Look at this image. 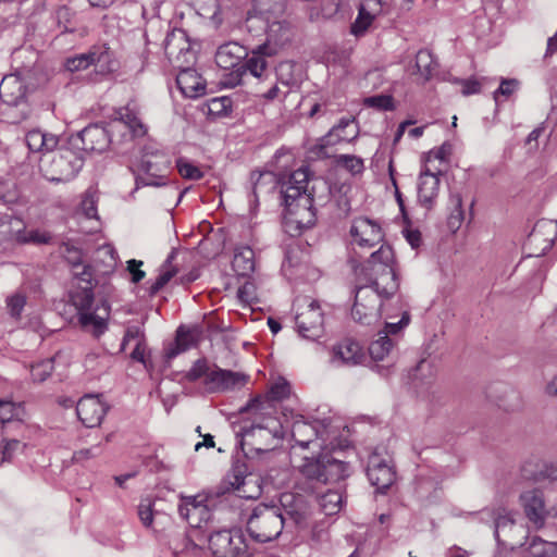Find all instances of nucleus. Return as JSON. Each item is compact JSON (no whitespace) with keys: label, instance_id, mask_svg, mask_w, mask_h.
<instances>
[{"label":"nucleus","instance_id":"5701e85b","mask_svg":"<svg viewBox=\"0 0 557 557\" xmlns=\"http://www.w3.org/2000/svg\"><path fill=\"white\" fill-rule=\"evenodd\" d=\"M246 381V375L239 372L215 367V369L211 370L208 374V381H206V383L209 384L212 389L226 391L237 385H244Z\"/></svg>","mask_w":557,"mask_h":557},{"label":"nucleus","instance_id":"0eeeda50","mask_svg":"<svg viewBox=\"0 0 557 557\" xmlns=\"http://www.w3.org/2000/svg\"><path fill=\"white\" fill-rule=\"evenodd\" d=\"M308 181L307 169L300 168L281 182V194L286 210L289 215H295L294 221L299 224H313L314 222L313 195L307 190Z\"/></svg>","mask_w":557,"mask_h":557},{"label":"nucleus","instance_id":"13d9d810","mask_svg":"<svg viewBox=\"0 0 557 557\" xmlns=\"http://www.w3.org/2000/svg\"><path fill=\"white\" fill-rule=\"evenodd\" d=\"M518 87V81L516 79H503L499 87L494 91V99L496 102L499 101V97H509L515 92Z\"/></svg>","mask_w":557,"mask_h":557},{"label":"nucleus","instance_id":"c9c22d12","mask_svg":"<svg viewBox=\"0 0 557 557\" xmlns=\"http://www.w3.org/2000/svg\"><path fill=\"white\" fill-rule=\"evenodd\" d=\"M55 18L59 26L63 27L64 32L75 30L79 23V16L72 4L59 7L55 11Z\"/></svg>","mask_w":557,"mask_h":557},{"label":"nucleus","instance_id":"6e6552de","mask_svg":"<svg viewBox=\"0 0 557 557\" xmlns=\"http://www.w3.org/2000/svg\"><path fill=\"white\" fill-rule=\"evenodd\" d=\"M36 61L29 48H18L12 53L14 73L5 75L0 83V98L9 106H18L26 96L24 79Z\"/></svg>","mask_w":557,"mask_h":557},{"label":"nucleus","instance_id":"4468645a","mask_svg":"<svg viewBox=\"0 0 557 557\" xmlns=\"http://www.w3.org/2000/svg\"><path fill=\"white\" fill-rule=\"evenodd\" d=\"M367 476L377 492H385L396 480L392 458L387 454L373 451L368 458Z\"/></svg>","mask_w":557,"mask_h":557},{"label":"nucleus","instance_id":"473e14b6","mask_svg":"<svg viewBox=\"0 0 557 557\" xmlns=\"http://www.w3.org/2000/svg\"><path fill=\"white\" fill-rule=\"evenodd\" d=\"M437 66L438 64L430 50L421 49L417 52L414 60V74L420 75L424 82L432 78Z\"/></svg>","mask_w":557,"mask_h":557},{"label":"nucleus","instance_id":"f3484780","mask_svg":"<svg viewBox=\"0 0 557 557\" xmlns=\"http://www.w3.org/2000/svg\"><path fill=\"white\" fill-rule=\"evenodd\" d=\"M108 409V405L99 395H85L76 404L77 417L87 428L98 426Z\"/></svg>","mask_w":557,"mask_h":557},{"label":"nucleus","instance_id":"7c9ffc66","mask_svg":"<svg viewBox=\"0 0 557 557\" xmlns=\"http://www.w3.org/2000/svg\"><path fill=\"white\" fill-rule=\"evenodd\" d=\"M324 484L344 480L349 475V465L324 454Z\"/></svg>","mask_w":557,"mask_h":557},{"label":"nucleus","instance_id":"de8ad7c7","mask_svg":"<svg viewBox=\"0 0 557 557\" xmlns=\"http://www.w3.org/2000/svg\"><path fill=\"white\" fill-rule=\"evenodd\" d=\"M176 168L181 176L186 180L197 181L203 176L202 171L198 166L183 158L177 160Z\"/></svg>","mask_w":557,"mask_h":557},{"label":"nucleus","instance_id":"6ab92c4d","mask_svg":"<svg viewBox=\"0 0 557 557\" xmlns=\"http://www.w3.org/2000/svg\"><path fill=\"white\" fill-rule=\"evenodd\" d=\"M178 512L193 528H201L202 522H208L211 518L209 508L195 496L183 497Z\"/></svg>","mask_w":557,"mask_h":557},{"label":"nucleus","instance_id":"4c0bfd02","mask_svg":"<svg viewBox=\"0 0 557 557\" xmlns=\"http://www.w3.org/2000/svg\"><path fill=\"white\" fill-rule=\"evenodd\" d=\"M173 258L174 253H171L161 267L158 277L149 287L150 296H154L157 293H159V290H161L176 274V270L171 267V261Z\"/></svg>","mask_w":557,"mask_h":557},{"label":"nucleus","instance_id":"3c124183","mask_svg":"<svg viewBox=\"0 0 557 557\" xmlns=\"http://www.w3.org/2000/svg\"><path fill=\"white\" fill-rule=\"evenodd\" d=\"M210 373L209 366L206 359H198L194 362L193 367L186 373V379L190 382L197 381L203 375Z\"/></svg>","mask_w":557,"mask_h":557},{"label":"nucleus","instance_id":"cd10ccee","mask_svg":"<svg viewBox=\"0 0 557 557\" xmlns=\"http://www.w3.org/2000/svg\"><path fill=\"white\" fill-rule=\"evenodd\" d=\"M233 270L239 276H248L255 271V252L249 246H238L234 250Z\"/></svg>","mask_w":557,"mask_h":557},{"label":"nucleus","instance_id":"a18cd8bd","mask_svg":"<svg viewBox=\"0 0 557 557\" xmlns=\"http://www.w3.org/2000/svg\"><path fill=\"white\" fill-rule=\"evenodd\" d=\"M289 394H290L289 383L285 379L280 377L276 382H274L271 385L269 393L267 395V398L269 400L280 401V400L287 398L289 396Z\"/></svg>","mask_w":557,"mask_h":557},{"label":"nucleus","instance_id":"c03bdc74","mask_svg":"<svg viewBox=\"0 0 557 557\" xmlns=\"http://www.w3.org/2000/svg\"><path fill=\"white\" fill-rule=\"evenodd\" d=\"M352 121L350 120H341L339 123L334 126L322 139L325 146L334 145L337 141L349 140L350 138L347 135H342L345 128L350 126Z\"/></svg>","mask_w":557,"mask_h":557},{"label":"nucleus","instance_id":"4be33fe9","mask_svg":"<svg viewBox=\"0 0 557 557\" xmlns=\"http://www.w3.org/2000/svg\"><path fill=\"white\" fill-rule=\"evenodd\" d=\"M440 190V178L428 168L421 172L418 185L419 202L428 210L432 209Z\"/></svg>","mask_w":557,"mask_h":557},{"label":"nucleus","instance_id":"f03ea898","mask_svg":"<svg viewBox=\"0 0 557 557\" xmlns=\"http://www.w3.org/2000/svg\"><path fill=\"white\" fill-rule=\"evenodd\" d=\"M146 134V127L137 115L128 108L119 112V117L107 126L90 124L74 136H71L69 145L82 152L106 151L109 146L132 140Z\"/></svg>","mask_w":557,"mask_h":557},{"label":"nucleus","instance_id":"39448f33","mask_svg":"<svg viewBox=\"0 0 557 557\" xmlns=\"http://www.w3.org/2000/svg\"><path fill=\"white\" fill-rule=\"evenodd\" d=\"M164 51L171 62L180 69L176 84L186 98H198L206 91V83L201 76L188 66L194 59L190 45L184 32H173L164 41Z\"/></svg>","mask_w":557,"mask_h":557},{"label":"nucleus","instance_id":"052dcab7","mask_svg":"<svg viewBox=\"0 0 557 557\" xmlns=\"http://www.w3.org/2000/svg\"><path fill=\"white\" fill-rule=\"evenodd\" d=\"M97 200L94 195L87 193L82 200V210L86 218L97 219Z\"/></svg>","mask_w":557,"mask_h":557},{"label":"nucleus","instance_id":"e433bc0d","mask_svg":"<svg viewBox=\"0 0 557 557\" xmlns=\"http://www.w3.org/2000/svg\"><path fill=\"white\" fill-rule=\"evenodd\" d=\"M374 18V13L368 10V7L359 5L358 15L350 26V33L356 37H362L372 25Z\"/></svg>","mask_w":557,"mask_h":557},{"label":"nucleus","instance_id":"a878e982","mask_svg":"<svg viewBox=\"0 0 557 557\" xmlns=\"http://www.w3.org/2000/svg\"><path fill=\"white\" fill-rule=\"evenodd\" d=\"M26 145L33 152H51L58 146L55 135L45 133L41 129H32L25 136Z\"/></svg>","mask_w":557,"mask_h":557},{"label":"nucleus","instance_id":"ddd939ff","mask_svg":"<svg viewBox=\"0 0 557 557\" xmlns=\"http://www.w3.org/2000/svg\"><path fill=\"white\" fill-rule=\"evenodd\" d=\"M298 310L295 320L299 335L310 341L320 338L324 333V318L319 302L305 299Z\"/></svg>","mask_w":557,"mask_h":557},{"label":"nucleus","instance_id":"72a5a7b5","mask_svg":"<svg viewBox=\"0 0 557 557\" xmlns=\"http://www.w3.org/2000/svg\"><path fill=\"white\" fill-rule=\"evenodd\" d=\"M396 345L394 337L377 333V338L369 346V354L373 360H384L393 351Z\"/></svg>","mask_w":557,"mask_h":557},{"label":"nucleus","instance_id":"7ed1b4c3","mask_svg":"<svg viewBox=\"0 0 557 557\" xmlns=\"http://www.w3.org/2000/svg\"><path fill=\"white\" fill-rule=\"evenodd\" d=\"M73 276L76 281V289L72 292L71 300L77 310L78 322L84 331L99 337L108 330L110 305L104 299L95 300L92 270L89 265L74 263Z\"/></svg>","mask_w":557,"mask_h":557},{"label":"nucleus","instance_id":"c756f323","mask_svg":"<svg viewBox=\"0 0 557 557\" xmlns=\"http://www.w3.org/2000/svg\"><path fill=\"white\" fill-rule=\"evenodd\" d=\"M290 431L295 443L302 448H307L309 444L318 436L317 426L305 421L302 417L293 422Z\"/></svg>","mask_w":557,"mask_h":557},{"label":"nucleus","instance_id":"9b49d317","mask_svg":"<svg viewBox=\"0 0 557 557\" xmlns=\"http://www.w3.org/2000/svg\"><path fill=\"white\" fill-rule=\"evenodd\" d=\"M209 548L213 557H249L248 545L238 530H220L209 539Z\"/></svg>","mask_w":557,"mask_h":557},{"label":"nucleus","instance_id":"69168bd1","mask_svg":"<svg viewBox=\"0 0 557 557\" xmlns=\"http://www.w3.org/2000/svg\"><path fill=\"white\" fill-rule=\"evenodd\" d=\"M100 453H101L100 446L99 445H95L92 447L75 451L73 458L76 461H82V460H85V459L94 458V457L98 456Z\"/></svg>","mask_w":557,"mask_h":557},{"label":"nucleus","instance_id":"f704fd0d","mask_svg":"<svg viewBox=\"0 0 557 557\" xmlns=\"http://www.w3.org/2000/svg\"><path fill=\"white\" fill-rule=\"evenodd\" d=\"M318 503L322 512L326 516L336 515L343 507V495L335 490H329L318 497Z\"/></svg>","mask_w":557,"mask_h":557},{"label":"nucleus","instance_id":"9d476101","mask_svg":"<svg viewBox=\"0 0 557 557\" xmlns=\"http://www.w3.org/2000/svg\"><path fill=\"white\" fill-rule=\"evenodd\" d=\"M41 159L40 170L50 182H67L76 176L84 164L83 153L72 146L61 147Z\"/></svg>","mask_w":557,"mask_h":557},{"label":"nucleus","instance_id":"2eb2a0df","mask_svg":"<svg viewBox=\"0 0 557 557\" xmlns=\"http://www.w3.org/2000/svg\"><path fill=\"white\" fill-rule=\"evenodd\" d=\"M523 512L535 530H541L545 525L548 516L557 519V508L547 510L543 493L539 490L527 491L520 496Z\"/></svg>","mask_w":557,"mask_h":557},{"label":"nucleus","instance_id":"338daca9","mask_svg":"<svg viewBox=\"0 0 557 557\" xmlns=\"http://www.w3.org/2000/svg\"><path fill=\"white\" fill-rule=\"evenodd\" d=\"M507 396L510 401L508 404H503L499 406L503 407L504 410H506V411H515V410L519 409L521 406V400H520L519 394L517 392L510 389L508 392Z\"/></svg>","mask_w":557,"mask_h":557},{"label":"nucleus","instance_id":"4d7b16f0","mask_svg":"<svg viewBox=\"0 0 557 557\" xmlns=\"http://www.w3.org/2000/svg\"><path fill=\"white\" fill-rule=\"evenodd\" d=\"M409 323V314L407 312L404 313L400 321L396 323H385L384 330L380 331L382 334H386V336L394 337L396 339L397 334L401 331L404 326Z\"/></svg>","mask_w":557,"mask_h":557},{"label":"nucleus","instance_id":"ea45409f","mask_svg":"<svg viewBox=\"0 0 557 557\" xmlns=\"http://www.w3.org/2000/svg\"><path fill=\"white\" fill-rule=\"evenodd\" d=\"M250 182L252 185V194L257 199L259 193L263 191L264 187H268L269 189L274 187L275 176L269 171H253L250 174Z\"/></svg>","mask_w":557,"mask_h":557},{"label":"nucleus","instance_id":"6e6d98bb","mask_svg":"<svg viewBox=\"0 0 557 557\" xmlns=\"http://www.w3.org/2000/svg\"><path fill=\"white\" fill-rule=\"evenodd\" d=\"M17 199V191L12 182H0V200L5 203H13Z\"/></svg>","mask_w":557,"mask_h":557},{"label":"nucleus","instance_id":"20e7f679","mask_svg":"<svg viewBox=\"0 0 557 557\" xmlns=\"http://www.w3.org/2000/svg\"><path fill=\"white\" fill-rule=\"evenodd\" d=\"M275 49L264 44L258 46L252 54L248 57L247 49L235 41L221 45L215 52V63L223 70H230V83L240 84L244 76L250 74L253 77L262 78L269 74L265 57L273 55Z\"/></svg>","mask_w":557,"mask_h":557},{"label":"nucleus","instance_id":"c85d7f7f","mask_svg":"<svg viewBox=\"0 0 557 557\" xmlns=\"http://www.w3.org/2000/svg\"><path fill=\"white\" fill-rule=\"evenodd\" d=\"M545 233L549 236L543 239L542 252L552 248L557 234V224L553 221H539L528 238L529 244H539Z\"/></svg>","mask_w":557,"mask_h":557},{"label":"nucleus","instance_id":"864d4df0","mask_svg":"<svg viewBox=\"0 0 557 557\" xmlns=\"http://www.w3.org/2000/svg\"><path fill=\"white\" fill-rule=\"evenodd\" d=\"M230 476V484L233 488L240 491V488L246 484L245 470L243 465H235L232 468Z\"/></svg>","mask_w":557,"mask_h":557},{"label":"nucleus","instance_id":"8fccbe9b","mask_svg":"<svg viewBox=\"0 0 557 557\" xmlns=\"http://www.w3.org/2000/svg\"><path fill=\"white\" fill-rule=\"evenodd\" d=\"M52 370L53 361L46 359L34 364L30 369V374L35 382H44L51 374Z\"/></svg>","mask_w":557,"mask_h":557},{"label":"nucleus","instance_id":"774afa93","mask_svg":"<svg viewBox=\"0 0 557 557\" xmlns=\"http://www.w3.org/2000/svg\"><path fill=\"white\" fill-rule=\"evenodd\" d=\"M4 240H13L11 238V228L8 215L0 218V243Z\"/></svg>","mask_w":557,"mask_h":557},{"label":"nucleus","instance_id":"bf43d9fd","mask_svg":"<svg viewBox=\"0 0 557 557\" xmlns=\"http://www.w3.org/2000/svg\"><path fill=\"white\" fill-rule=\"evenodd\" d=\"M238 299L244 304H251L256 300V286L251 282H246L237 290Z\"/></svg>","mask_w":557,"mask_h":557},{"label":"nucleus","instance_id":"680f3d73","mask_svg":"<svg viewBox=\"0 0 557 557\" xmlns=\"http://www.w3.org/2000/svg\"><path fill=\"white\" fill-rule=\"evenodd\" d=\"M367 103L381 110H392L394 108L393 98L384 95L370 97L367 99Z\"/></svg>","mask_w":557,"mask_h":557},{"label":"nucleus","instance_id":"1a4fd4ad","mask_svg":"<svg viewBox=\"0 0 557 557\" xmlns=\"http://www.w3.org/2000/svg\"><path fill=\"white\" fill-rule=\"evenodd\" d=\"M285 523L280 506L258 504L247 520V531L255 541L267 543L281 535Z\"/></svg>","mask_w":557,"mask_h":557},{"label":"nucleus","instance_id":"2f4dec72","mask_svg":"<svg viewBox=\"0 0 557 557\" xmlns=\"http://www.w3.org/2000/svg\"><path fill=\"white\" fill-rule=\"evenodd\" d=\"M324 454L318 457H306L299 466V472L310 481L324 483Z\"/></svg>","mask_w":557,"mask_h":557},{"label":"nucleus","instance_id":"aec40b11","mask_svg":"<svg viewBox=\"0 0 557 557\" xmlns=\"http://www.w3.org/2000/svg\"><path fill=\"white\" fill-rule=\"evenodd\" d=\"M201 331L197 327H186L181 325L176 330L175 343L171 345L166 351L165 357L171 360L182 352L196 347L201 339Z\"/></svg>","mask_w":557,"mask_h":557},{"label":"nucleus","instance_id":"b1692460","mask_svg":"<svg viewBox=\"0 0 557 557\" xmlns=\"http://www.w3.org/2000/svg\"><path fill=\"white\" fill-rule=\"evenodd\" d=\"M110 60L109 51L106 49L91 50L66 60V69L71 72L87 69L89 65H100L108 63Z\"/></svg>","mask_w":557,"mask_h":557},{"label":"nucleus","instance_id":"09e8293b","mask_svg":"<svg viewBox=\"0 0 557 557\" xmlns=\"http://www.w3.org/2000/svg\"><path fill=\"white\" fill-rule=\"evenodd\" d=\"M26 305V295L21 292H15L7 299V308L13 318H20Z\"/></svg>","mask_w":557,"mask_h":557},{"label":"nucleus","instance_id":"0e129e2a","mask_svg":"<svg viewBox=\"0 0 557 557\" xmlns=\"http://www.w3.org/2000/svg\"><path fill=\"white\" fill-rule=\"evenodd\" d=\"M143 261L136 259H131L127 261V270L132 274L133 283H138L145 277L146 273L139 269Z\"/></svg>","mask_w":557,"mask_h":557},{"label":"nucleus","instance_id":"58836bf2","mask_svg":"<svg viewBox=\"0 0 557 557\" xmlns=\"http://www.w3.org/2000/svg\"><path fill=\"white\" fill-rule=\"evenodd\" d=\"M10 228H11V238L18 243H40L42 242L38 238L37 234L32 233L29 236L25 233V223L22 219L16 216L8 215Z\"/></svg>","mask_w":557,"mask_h":557},{"label":"nucleus","instance_id":"f8f14e48","mask_svg":"<svg viewBox=\"0 0 557 557\" xmlns=\"http://www.w3.org/2000/svg\"><path fill=\"white\" fill-rule=\"evenodd\" d=\"M170 160L164 152L145 148L140 159L143 175L137 177V184L145 186H162L165 184Z\"/></svg>","mask_w":557,"mask_h":557},{"label":"nucleus","instance_id":"a19ab883","mask_svg":"<svg viewBox=\"0 0 557 557\" xmlns=\"http://www.w3.org/2000/svg\"><path fill=\"white\" fill-rule=\"evenodd\" d=\"M451 212L448 216L450 228H458L463 220L462 199L459 194H451L449 197Z\"/></svg>","mask_w":557,"mask_h":557},{"label":"nucleus","instance_id":"37998d69","mask_svg":"<svg viewBox=\"0 0 557 557\" xmlns=\"http://www.w3.org/2000/svg\"><path fill=\"white\" fill-rule=\"evenodd\" d=\"M25 444L17 440L4 441V445L0 453V463L11 462L17 454H22L25 448Z\"/></svg>","mask_w":557,"mask_h":557},{"label":"nucleus","instance_id":"49530a36","mask_svg":"<svg viewBox=\"0 0 557 557\" xmlns=\"http://www.w3.org/2000/svg\"><path fill=\"white\" fill-rule=\"evenodd\" d=\"M336 163L343 168H345L347 171H349L351 174H359L363 171L364 164L363 160L356 156L350 154H341L336 158Z\"/></svg>","mask_w":557,"mask_h":557},{"label":"nucleus","instance_id":"79ce46f5","mask_svg":"<svg viewBox=\"0 0 557 557\" xmlns=\"http://www.w3.org/2000/svg\"><path fill=\"white\" fill-rule=\"evenodd\" d=\"M208 114L212 116L227 115L232 110V101L228 97H216L209 100Z\"/></svg>","mask_w":557,"mask_h":557},{"label":"nucleus","instance_id":"423d86ee","mask_svg":"<svg viewBox=\"0 0 557 557\" xmlns=\"http://www.w3.org/2000/svg\"><path fill=\"white\" fill-rule=\"evenodd\" d=\"M240 447L249 459H262L277 446L284 436L283 425L276 419L268 417L260 423L245 425L237 432Z\"/></svg>","mask_w":557,"mask_h":557},{"label":"nucleus","instance_id":"bb28decb","mask_svg":"<svg viewBox=\"0 0 557 557\" xmlns=\"http://www.w3.org/2000/svg\"><path fill=\"white\" fill-rule=\"evenodd\" d=\"M491 517L494 520V535L498 545H505V537H510V533L515 530V520L511 513L505 508H496L491 510Z\"/></svg>","mask_w":557,"mask_h":557},{"label":"nucleus","instance_id":"dca6fc26","mask_svg":"<svg viewBox=\"0 0 557 557\" xmlns=\"http://www.w3.org/2000/svg\"><path fill=\"white\" fill-rule=\"evenodd\" d=\"M351 244L361 248H372L383 240L379 224L368 218L355 219L350 226Z\"/></svg>","mask_w":557,"mask_h":557},{"label":"nucleus","instance_id":"393cba45","mask_svg":"<svg viewBox=\"0 0 557 557\" xmlns=\"http://www.w3.org/2000/svg\"><path fill=\"white\" fill-rule=\"evenodd\" d=\"M524 557H557V542L546 541L537 535L519 546Z\"/></svg>","mask_w":557,"mask_h":557},{"label":"nucleus","instance_id":"412c9836","mask_svg":"<svg viewBox=\"0 0 557 557\" xmlns=\"http://www.w3.org/2000/svg\"><path fill=\"white\" fill-rule=\"evenodd\" d=\"M363 359L362 348L354 341L345 339L333 348L332 362L335 366L354 367L360 364Z\"/></svg>","mask_w":557,"mask_h":557},{"label":"nucleus","instance_id":"603ef678","mask_svg":"<svg viewBox=\"0 0 557 557\" xmlns=\"http://www.w3.org/2000/svg\"><path fill=\"white\" fill-rule=\"evenodd\" d=\"M133 341L135 343L145 341V333L143 327L138 325H129L126 329L124 337L122 339L121 350H124L126 345Z\"/></svg>","mask_w":557,"mask_h":557},{"label":"nucleus","instance_id":"5fc2aeb1","mask_svg":"<svg viewBox=\"0 0 557 557\" xmlns=\"http://www.w3.org/2000/svg\"><path fill=\"white\" fill-rule=\"evenodd\" d=\"M18 408L10 400L0 399V422L5 423L17 417Z\"/></svg>","mask_w":557,"mask_h":557},{"label":"nucleus","instance_id":"f257e3e1","mask_svg":"<svg viewBox=\"0 0 557 557\" xmlns=\"http://www.w3.org/2000/svg\"><path fill=\"white\" fill-rule=\"evenodd\" d=\"M349 263L356 281L351 317L369 325L381 318L383 302L399 290L398 263L388 245H381L363 262L350 260Z\"/></svg>","mask_w":557,"mask_h":557},{"label":"nucleus","instance_id":"a211bd4d","mask_svg":"<svg viewBox=\"0 0 557 557\" xmlns=\"http://www.w3.org/2000/svg\"><path fill=\"white\" fill-rule=\"evenodd\" d=\"M283 516L296 525L304 527L311 516V506L305 496L294 493H284L280 498Z\"/></svg>","mask_w":557,"mask_h":557},{"label":"nucleus","instance_id":"e2e57ef3","mask_svg":"<svg viewBox=\"0 0 557 557\" xmlns=\"http://www.w3.org/2000/svg\"><path fill=\"white\" fill-rule=\"evenodd\" d=\"M138 516L145 527H150L153 521L152 505L149 500L141 502L138 506Z\"/></svg>","mask_w":557,"mask_h":557}]
</instances>
